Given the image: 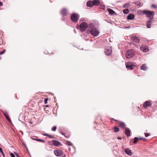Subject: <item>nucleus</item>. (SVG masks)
Here are the masks:
<instances>
[{"mask_svg":"<svg viewBox=\"0 0 157 157\" xmlns=\"http://www.w3.org/2000/svg\"><path fill=\"white\" fill-rule=\"evenodd\" d=\"M0 152H1V153L3 155H4V154L2 151V148L1 147H0Z\"/></svg>","mask_w":157,"mask_h":157,"instance_id":"c9c22d12","label":"nucleus"},{"mask_svg":"<svg viewBox=\"0 0 157 157\" xmlns=\"http://www.w3.org/2000/svg\"><path fill=\"white\" fill-rule=\"evenodd\" d=\"M10 154L11 157H15L14 155L12 153H10Z\"/></svg>","mask_w":157,"mask_h":157,"instance_id":"e433bc0d","label":"nucleus"},{"mask_svg":"<svg viewBox=\"0 0 157 157\" xmlns=\"http://www.w3.org/2000/svg\"><path fill=\"white\" fill-rule=\"evenodd\" d=\"M48 98H46L44 100V103L45 104H47V101L48 100Z\"/></svg>","mask_w":157,"mask_h":157,"instance_id":"72a5a7b5","label":"nucleus"},{"mask_svg":"<svg viewBox=\"0 0 157 157\" xmlns=\"http://www.w3.org/2000/svg\"><path fill=\"white\" fill-rule=\"evenodd\" d=\"M118 139H119V140H121V137H118Z\"/></svg>","mask_w":157,"mask_h":157,"instance_id":"37998d69","label":"nucleus"},{"mask_svg":"<svg viewBox=\"0 0 157 157\" xmlns=\"http://www.w3.org/2000/svg\"><path fill=\"white\" fill-rule=\"evenodd\" d=\"M144 14L146 15V16L147 17H153L154 15L153 11H151L148 10H144L142 12Z\"/></svg>","mask_w":157,"mask_h":157,"instance_id":"20e7f679","label":"nucleus"},{"mask_svg":"<svg viewBox=\"0 0 157 157\" xmlns=\"http://www.w3.org/2000/svg\"><path fill=\"white\" fill-rule=\"evenodd\" d=\"M130 6L129 3H126L123 5V7L124 8H128Z\"/></svg>","mask_w":157,"mask_h":157,"instance_id":"4be33fe9","label":"nucleus"},{"mask_svg":"<svg viewBox=\"0 0 157 157\" xmlns=\"http://www.w3.org/2000/svg\"><path fill=\"white\" fill-rule=\"evenodd\" d=\"M93 2L94 6H97L100 3V2L99 0H94L93 1Z\"/></svg>","mask_w":157,"mask_h":157,"instance_id":"6ab92c4d","label":"nucleus"},{"mask_svg":"<svg viewBox=\"0 0 157 157\" xmlns=\"http://www.w3.org/2000/svg\"><path fill=\"white\" fill-rule=\"evenodd\" d=\"M119 125L122 128H125V124L123 122H120L119 123Z\"/></svg>","mask_w":157,"mask_h":157,"instance_id":"412c9836","label":"nucleus"},{"mask_svg":"<svg viewBox=\"0 0 157 157\" xmlns=\"http://www.w3.org/2000/svg\"><path fill=\"white\" fill-rule=\"evenodd\" d=\"M134 50H129L127 51L125 57L128 59H130L133 56Z\"/></svg>","mask_w":157,"mask_h":157,"instance_id":"7ed1b4c3","label":"nucleus"},{"mask_svg":"<svg viewBox=\"0 0 157 157\" xmlns=\"http://www.w3.org/2000/svg\"><path fill=\"white\" fill-rule=\"evenodd\" d=\"M151 7L153 8H157L156 6L154 4H152L151 5Z\"/></svg>","mask_w":157,"mask_h":157,"instance_id":"58836bf2","label":"nucleus"},{"mask_svg":"<svg viewBox=\"0 0 157 157\" xmlns=\"http://www.w3.org/2000/svg\"><path fill=\"white\" fill-rule=\"evenodd\" d=\"M4 114L6 119L9 118L8 116V114L7 113H4Z\"/></svg>","mask_w":157,"mask_h":157,"instance_id":"7c9ffc66","label":"nucleus"},{"mask_svg":"<svg viewBox=\"0 0 157 157\" xmlns=\"http://www.w3.org/2000/svg\"><path fill=\"white\" fill-rule=\"evenodd\" d=\"M140 69L146 71L147 69V67L146 64H143L140 67Z\"/></svg>","mask_w":157,"mask_h":157,"instance_id":"a211bd4d","label":"nucleus"},{"mask_svg":"<svg viewBox=\"0 0 157 157\" xmlns=\"http://www.w3.org/2000/svg\"><path fill=\"white\" fill-rule=\"evenodd\" d=\"M49 137H50V138H53L54 137L52 136H51L50 135V136H49Z\"/></svg>","mask_w":157,"mask_h":157,"instance_id":"c03bdc74","label":"nucleus"},{"mask_svg":"<svg viewBox=\"0 0 157 157\" xmlns=\"http://www.w3.org/2000/svg\"><path fill=\"white\" fill-rule=\"evenodd\" d=\"M140 50L144 52H146L148 51L149 49L147 47L143 46L140 48Z\"/></svg>","mask_w":157,"mask_h":157,"instance_id":"9d476101","label":"nucleus"},{"mask_svg":"<svg viewBox=\"0 0 157 157\" xmlns=\"http://www.w3.org/2000/svg\"><path fill=\"white\" fill-rule=\"evenodd\" d=\"M66 144L68 145L71 146L72 144L70 141H68L66 142Z\"/></svg>","mask_w":157,"mask_h":157,"instance_id":"c85d7f7f","label":"nucleus"},{"mask_svg":"<svg viewBox=\"0 0 157 157\" xmlns=\"http://www.w3.org/2000/svg\"><path fill=\"white\" fill-rule=\"evenodd\" d=\"M139 139L140 140H144V141L146 140V139L144 138H141V137L139 138Z\"/></svg>","mask_w":157,"mask_h":157,"instance_id":"473e14b6","label":"nucleus"},{"mask_svg":"<svg viewBox=\"0 0 157 157\" xmlns=\"http://www.w3.org/2000/svg\"><path fill=\"white\" fill-rule=\"evenodd\" d=\"M54 152L55 155L57 156H60L63 154V152L59 150H55Z\"/></svg>","mask_w":157,"mask_h":157,"instance_id":"6e6552de","label":"nucleus"},{"mask_svg":"<svg viewBox=\"0 0 157 157\" xmlns=\"http://www.w3.org/2000/svg\"><path fill=\"white\" fill-rule=\"evenodd\" d=\"M131 40L134 43H138L140 41V40L136 36H132L131 38Z\"/></svg>","mask_w":157,"mask_h":157,"instance_id":"1a4fd4ad","label":"nucleus"},{"mask_svg":"<svg viewBox=\"0 0 157 157\" xmlns=\"http://www.w3.org/2000/svg\"><path fill=\"white\" fill-rule=\"evenodd\" d=\"M124 151L126 153V154L129 155H131L132 154L131 150L129 149H126L124 150Z\"/></svg>","mask_w":157,"mask_h":157,"instance_id":"f8f14e48","label":"nucleus"},{"mask_svg":"<svg viewBox=\"0 0 157 157\" xmlns=\"http://www.w3.org/2000/svg\"><path fill=\"white\" fill-rule=\"evenodd\" d=\"M108 11L109 12V13L112 15L114 13V11L111 9H107Z\"/></svg>","mask_w":157,"mask_h":157,"instance_id":"aec40b11","label":"nucleus"},{"mask_svg":"<svg viewBox=\"0 0 157 157\" xmlns=\"http://www.w3.org/2000/svg\"><path fill=\"white\" fill-rule=\"evenodd\" d=\"M43 135L45 136H50V135H48L47 134H46V133H44L43 134Z\"/></svg>","mask_w":157,"mask_h":157,"instance_id":"a19ab883","label":"nucleus"},{"mask_svg":"<svg viewBox=\"0 0 157 157\" xmlns=\"http://www.w3.org/2000/svg\"><path fill=\"white\" fill-rule=\"evenodd\" d=\"M76 28L77 29L80 28V31L82 32L84 31L86 28H88L89 30V25H87L85 22H82L79 26L77 25L76 26Z\"/></svg>","mask_w":157,"mask_h":157,"instance_id":"f03ea898","label":"nucleus"},{"mask_svg":"<svg viewBox=\"0 0 157 157\" xmlns=\"http://www.w3.org/2000/svg\"><path fill=\"white\" fill-rule=\"evenodd\" d=\"M139 140V139L137 137H135L134 138V141H133L134 143H136L137 141H138Z\"/></svg>","mask_w":157,"mask_h":157,"instance_id":"a878e982","label":"nucleus"},{"mask_svg":"<svg viewBox=\"0 0 157 157\" xmlns=\"http://www.w3.org/2000/svg\"><path fill=\"white\" fill-rule=\"evenodd\" d=\"M79 17V16L78 14L76 13L73 14L71 16L72 20L74 22L77 21Z\"/></svg>","mask_w":157,"mask_h":157,"instance_id":"423d86ee","label":"nucleus"},{"mask_svg":"<svg viewBox=\"0 0 157 157\" xmlns=\"http://www.w3.org/2000/svg\"><path fill=\"white\" fill-rule=\"evenodd\" d=\"M134 15L133 14H130L127 17V19L128 20H132L134 19Z\"/></svg>","mask_w":157,"mask_h":157,"instance_id":"4468645a","label":"nucleus"},{"mask_svg":"<svg viewBox=\"0 0 157 157\" xmlns=\"http://www.w3.org/2000/svg\"><path fill=\"white\" fill-rule=\"evenodd\" d=\"M151 105V102L148 101H147L143 104V106L144 107H146Z\"/></svg>","mask_w":157,"mask_h":157,"instance_id":"ddd939ff","label":"nucleus"},{"mask_svg":"<svg viewBox=\"0 0 157 157\" xmlns=\"http://www.w3.org/2000/svg\"><path fill=\"white\" fill-rule=\"evenodd\" d=\"M89 31L91 34L94 36H97L99 33V30L98 29L94 27L93 24L89 25Z\"/></svg>","mask_w":157,"mask_h":157,"instance_id":"f257e3e1","label":"nucleus"},{"mask_svg":"<svg viewBox=\"0 0 157 157\" xmlns=\"http://www.w3.org/2000/svg\"><path fill=\"white\" fill-rule=\"evenodd\" d=\"M129 11L127 9H125L123 11V13L126 14H127L128 13Z\"/></svg>","mask_w":157,"mask_h":157,"instance_id":"5701e85b","label":"nucleus"},{"mask_svg":"<svg viewBox=\"0 0 157 157\" xmlns=\"http://www.w3.org/2000/svg\"><path fill=\"white\" fill-rule=\"evenodd\" d=\"M135 4L138 6H141V3L140 2H136L135 3Z\"/></svg>","mask_w":157,"mask_h":157,"instance_id":"cd10ccee","label":"nucleus"},{"mask_svg":"<svg viewBox=\"0 0 157 157\" xmlns=\"http://www.w3.org/2000/svg\"><path fill=\"white\" fill-rule=\"evenodd\" d=\"M7 119L8 120V121L10 123H11V120H10V119L9 118H8Z\"/></svg>","mask_w":157,"mask_h":157,"instance_id":"ea45409f","label":"nucleus"},{"mask_svg":"<svg viewBox=\"0 0 157 157\" xmlns=\"http://www.w3.org/2000/svg\"><path fill=\"white\" fill-rule=\"evenodd\" d=\"M35 140L41 142L42 143H44L45 142V141L42 140L40 139H35Z\"/></svg>","mask_w":157,"mask_h":157,"instance_id":"b1692460","label":"nucleus"},{"mask_svg":"<svg viewBox=\"0 0 157 157\" xmlns=\"http://www.w3.org/2000/svg\"><path fill=\"white\" fill-rule=\"evenodd\" d=\"M105 53L107 56H109L112 53V49L111 47H107L105 49Z\"/></svg>","mask_w":157,"mask_h":157,"instance_id":"0eeeda50","label":"nucleus"},{"mask_svg":"<svg viewBox=\"0 0 157 157\" xmlns=\"http://www.w3.org/2000/svg\"><path fill=\"white\" fill-rule=\"evenodd\" d=\"M125 134L128 136L130 135V130L127 128H125Z\"/></svg>","mask_w":157,"mask_h":157,"instance_id":"9b49d317","label":"nucleus"},{"mask_svg":"<svg viewBox=\"0 0 157 157\" xmlns=\"http://www.w3.org/2000/svg\"><path fill=\"white\" fill-rule=\"evenodd\" d=\"M56 127L55 126L52 128V130L53 131H55L56 130Z\"/></svg>","mask_w":157,"mask_h":157,"instance_id":"f704fd0d","label":"nucleus"},{"mask_svg":"<svg viewBox=\"0 0 157 157\" xmlns=\"http://www.w3.org/2000/svg\"><path fill=\"white\" fill-rule=\"evenodd\" d=\"M61 13L63 15H66L68 13V11L66 9H63L61 11Z\"/></svg>","mask_w":157,"mask_h":157,"instance_id":"dca6fc26","label":"nucleus"},{"mask_svg":"<svg viewBox=\"0 0 157 157\" xmlns=\"http://www.w3.org/2000/svg\"><path fill=\"white\" fill-rule=\"evenodd\" d=\"M144 134H145V136L146 137H147L150 135V134L149 133H145Z\"/></svg>","mask_w":157,"mask_h":157,"instance_id":"4c0bfd02","label":"nucleus"},{"mask_svg":"<svg viewBox=\"0 0 157 157\" xmlns=\"http://www.w3.org/2000/svg\"><path fill=\"white\" fill-rule=\"evenodd\" d=\"M147 27L148 28H150L151 27V24L147 22Z\"/></svg>","mask_w":157,"mask_h":157,"instance_id":"c756f323","label":"nucleus"},{"mask_svg":"<svg viewBox=\"0 0 157 157\" xmlns=\"http://www.w3.org/2000/svg\"><path fill=\"white\" fill-rule=\"evenodd\" d=\"M52 144H53L56 145V146H58L59 144H60V143L59 141L56 140H53L52 141Z\"/></svg>","mask_w":157,"mask_h":157,"instance_id":"f3484780","label":"nucleus"},{"mask_svg":"<svg viewBox=\"0 0 157 157\" xmlns=\"http://www.w3.org/2000/svg\"><path fill=\"white\" fill-rule=\"evenodd\" d=\"M2 2H0V6H2Z\"/></svg>","mask_w":157,"mask_h":157,"instance_id":"79ce46f5","label":"nucleus"},{"mask_svg":"<svg viewBox=\"0 0 157 157\" xmlns=\"http://www.w3.org/2000/svg\"><path fill=\"white\" fill-rule=\"evenodd\" d=\"M94 6V3L93 1H89L87 2V6L88 7H92Z\"/></svg>","mask_w":157,"mask_h":157,"instance_id":"2eb2a0df","label":"nucleus"},{"mask_svg":"<svg viewBox=\"0 0 157 157\" xmlns=\"http://www.w3.org/2000/svg\"><path fill=\"white\" fill-rule=\"evenodd\" d=\"M5 51V50H4L0 52V55L4 54Z\"/></svg>","mask_w":157,"mask_h":157,"instance_id":"2f4dec72","label":"nucleus"},{"mask_svg":"<svg viewBox=\"0 0 157 157\" xmlns=\"http://www.w3.org/2000/svg\"><path fill=\"white\" fill-rule=\"evenodd\" d=\"M147 22L151 24L152 22V18H150L149 20L147 21Z\"/></svg>","mask_w":157,"mask_h":157,"instance_id":"bb28decb","label":"nucleus"},{"mask_svg":"<svg viewBox=\"0 0 157 157\" xmlns=\"http://www.w3.org/2000/svg\"><path fill=\"white\" fill-rule=\"evenodd\" d=\"M114 131L116 132H118L119 130V128L117 127H115L114 128Z\"/></svg>","mask_w":157,"mask_h":157,"instance_id":"393cba45","label":"nucleus"},{"mask_svg":"<svg viewBox=\"0 0 157 157\" xmlns=\"http://www.w3.org/2000/svg\"><path fill=\"white\" fill-rule=\"evenodd\" d=\"M126 67L129 70H132L135 67L134 63L132 62H128L126 64Z\"/></svg>","mask_w":157,"mask_h":157,"instance_id":"39448f33","label":"nucleus"}]
</instances>
